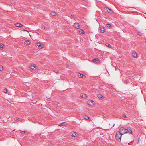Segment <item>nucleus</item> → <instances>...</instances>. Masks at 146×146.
<instances>
[{
	"mask_svg": "<svg viewBox=\"0 0 146 146\" xmlns=\"http://www.w3.org/2000/svg\"><path fill=\"white\" fill-rule=\"evenodd\" d=\"M119 131L121 134L122 135L126 133H128L129 134L132 133V131L130 128L126 129L124 127H121Z\"/></svg>",
	"mask_w": 146,
	"mask_h": 146,
	"instance_id": "f257e3e1",
	"label": "nucleus"
},
{
	"mask_svg": "<svg viewBox=\"0 0 146 146\" xmlns=\"http://www.w3.org/2000/svg\"><path fill=\"white\" fill-rule=\"evenodd\" d=\"M122 135L119 131L117 132L115 135V137L119 141H120L121 137Z\"/></svg>",
	"mask_w": 146,
	"mask_h": 146,
	"instance_id": "f03ea898",
	"label": "nucleus"
},
{
	"mask_svg": "<svg viewBox=\"0 0 146 146\" xmlns=\"http://www.w3.org/2000/svg\"><path fill=\"white\" fill-rule=\"evenodd\" d=\"M106 12L110 13H113L112 10L111 9L108 8H106Z\"/></svg>",
	"mask_w": 146,
	"mask_h": 146,
	"instance_id": "7ed1b4c3",
	"label": "nucleus"
},
{
	"mask_svg": "<svg viewBox=\"0 0 146 146\" xmlns=\"http://www.w3.org/2000/svg\"><path fill=\"white\" fill-rule=\"evenodd\" d=\"M30 68L33 70H35L36 69V66L35 64H32L31 65Z\"/></svg>",
	"mask_w": 146,
	"mask_h": 146,
	"instance_id": "20e7f679",
	"label": "nucleus"
},
{
	"mask_svg": "<svg viewBox=\"0 0 146 146\" xmlns=\"http://www.w3.org/2000/svg\"><path fill=\"white\" fill-rule=\"evenodd\" d=\"M88 103L89 105L91 106H92L94 104V102L92 100H89Z\"/></svg>",
	"mask_w": 146,
	"mask_h": 146,
	"instance_id": "39448f33",
	"label": "nucleus"
},
{
	"mask_svg": "<svg viewBox=\"0 0 146 146\" xmlns=\"http://www.w3.org/2000/svg\"><path fill=\"white\" fill-rule=\"evenodd\" d=\"M74 25V27L78 29L80 28V25L79 24V23H75Z\"/></svg>",
	"mask_w": 146,
	"mask_h": 146,
	"instance_id": "423d86ee",
	"label": "nucleus"
},
{
	"mask_svg": "<svg viewBox=\"0 0 146 146\" xmlns=\"http://www.w3.org/2000/svg\"><path fill=\"white\" fill-rule=\"evenodd\" d=\"M71 135L75 137H77L78 136V134H77L76 133L74 132H72Z\"/></svg>",
	"mask_w": 146,
	"mask_h": 146,
	"instance_id": "0eeeda50",
	"label": "nucleus"
},
{
	"mask_svg": "<svg viewBox=\"0 0 146 146\" xmlns=\"http://www.w3.org/2000/svg\"><path fill=\"white\" fill-rule=\"evenodd\" d=\"M78 77L79 78H84L86 77V76L83 75V74H80L78 75Z\"/></svg>",
	"mask_w": 146,
	"mask_h": 146,
	"instance_id": "6e6552de",
	"label": "nucleus"
},
{
	"mask_svg": "<svg viewBox=\"0 0 146 146\" xmlns=\"http://www.w3.org/2000/svg\"><path fill=\"white\" fill-rule=\"evenodd\" d=\"M105 29L104 27H102L100 29V31L101 33H104L105 31Z\"/></svg>",
	"mask_w": 146,
	"mask_h": 146,
	"instance_id": "1a4fd4ad",
	"label": "nucleus"
},
{
	"mask_svg": "<svg viewBox=\"0 0 146 146\" xmlns=\"http://www.w3.org/2000/svg\"><path fill=\"white\" fill-rule=\"evenodd\" d=\"M81 96L84 98H85L88 97L85 94H82L81 95Z\"/></svg>",
	"mask_w": 146,
	"mask_h": 146,
	"instance_id": "9d476101",
	"label": "nucleus"
},
{
	"mask_svg": "<svg viewBox=\"0 0 146 146\" xmlns=\"http://www.w3.org/2000/svg\"><path fill=\"white\" fill-rule=\"evenodd\" d=\"M97 97L98 98L102 100L103 99V97L102 96V95L100 94H99L98 95Z\"/></svg>",
	"mask_w": 146,
	"mask_h": 146,
	"instance_id": "9b49d317",
	"label": "nucleus"
},
{
	"mask_svg": "<svg viewBox=\"0 0 146 146\" xmlns=\"http://www.w3.org/2000/svg\"><path fill=\"white\" fill-rule=\"evenodd\" d=\"M132 55L133 57L136 58L138 56L136 52H133L132 53Z\"/></svg>",
	"mask_w": 146,
	"mask_h": 146,
	"instance_id": "f8f14e48",
	"label": "nucleus"
},
{
	"mask_svg": "<svg viewBox=\"0 0 146 146\" xmlns=\"http://www.w3.org/2000/svg\"><path fill=\"white\" fill-rule=\"evenodd\" d=\"M15 25L17 27H21L22 26V25L20 23H17L15 24Z\"/></svg>",
	"mask_w": 146,
	"mask_h": 146,
	"instance_id": "ddd939ff",
	"label": "nucleus"
},
{
	"mask_svg": "<svg viewBox=\"0 0 146 146\" xmlns=\"http://www.w3.org/2000/svg\"><path fill=\"white\" fill-rule=\"evenodd\" d=\"M92 61L94 62H95L96 63H97V61H98L99 60L98 58H95L93 59Z\"/></svg>",
	"mask_w": 146,
	"mask_h": 146,
	"instance_id": "4468645a",
	"label": "nucleus"
},
{
	"mask_svg": "<svg viewBox=\"0 0 146 146\" xmlns=\"http://www.w3.org/2000/svg\"><path fill=\"white\" fill-rule=\"evenodd\" d=\"M65 122H63L62 123H61L58 125L60 126H65V125L64 124Z\"/></svg>",
	"mask_w": 146,
	"mask_h": 146,
	"instance_id": "2eb2a0df",
	"label": "nucleus"
},
{
	"mask_svg": "<svg viewBox=\"0 0 146 146\" xmlns=\"http://www.w3.org/2000/svg\"><path fill=\"white\" fill-rule=\"evenodd\" d=\"M84 119L86 120H88L90 117H89L87 116L86 115H85L84 116Z\"/></svg>",
	"mask_w": 146,
	"mask_h": 146,
	"instance_id": "dca6fc26",
	"label": "nucleus"
},
{
	"mask_svg": "<svg viewBox=\"0 0 146 146\" xmlns=\"http://www.w3.org/2000/svg\"><path fill=\"white\" fill-rule=\"evenodd\" d=\"M25 44L27 45L29 44L30 43V41L29 40H27L25 42Z\"/></svg>",
	"mask_w": 146,
	"mask_h": 146,
	"instance_id": "f3484780",
	"label": "nucleus"
},
{
	"mask_svg": "<svg viewBox=\"0 0 146 146\" xmlns=\"http://www.w3.org/2000/svg\"><path fill=\"white\" fill-rule=\"evenodd\" d=\"M137 34L140 36H141L142 35V33L140 32H138L137 33Z\"/></svg>",
	"mask_w": 146,
	"mask_h": 146,
	"instance_id": "a211bd4d",
	"label": "nucleus"
},
{
	"mask_svg": "<svg viewBox=\"0 0 146 146\" xmlns=\"http://www.w3.org/2000/svg\"><path fill=\"white\" fill-rule=\"evenodd\" d=\"M51 14L52 15L55 16L56 14V13L55 12L52 11L51 13Z\"/></svg>",
	"mask_w": 146,
	"mask_h": 146,
	"instance_id": "6ab92c4d",
	"label": "nucleus"
},
{
	"mask_svg": "<svg viewBox=\"0 0 146 146\" xmlns=\"http://www.w3.org/2000/svg\"><path fill=\"white\" fill-rule=\"evenodd\" d=\"M3 92L4 93H7V89L6 88L4 89L3 90Z\"/></svg>",
	"mask_w": 146,
	"mask_h": 146,
	"instance_id": "aec40b11",
	"label": "nucleus"
},
{
	"mask_svg": "<svg viewBox=\"0 0 146 146\" xmlns=\"http://www.w3.org/2000/svg\"><path fill=\"white\" fill-rule=\"evenodd\" d=\"M106 45L109 48H111V46L109 44L107 43Z\"/></svg>",
	"mask_w": 146,
	"mask_h": 146,
	"instance_id": "412c9836",
	"label": "nucleus"
},
{
	"mask_svg": "<svg viewBox=\"0 0 146 146\" xmlns=\"http://www.w3.org/2000/svg\"><path fill=\"white\" fill-rule=\"evenodd\" d=\"M39 46H38L39 48H40V49H41L42 48H43V47H44V46H43V45H42V44H40V45H39Z\"/></svg>",
	"mask_w": 146,
	"mask_h": 146,
	"instance_id": "4be33fe9",
	"label": "nucleus"
},
{
	"mask_svg": "<svg viewBox=\"0 0 146 146\" xmlns=\"http://www.w3.org/2000/svg\"><path fill=\"white\" fill-rule=\"evenodd\" d=\"M0 48L2 49L3 48V45L2 44H0Z\"/></svg>",
	"mask_w": 146,
	"mask_h": 146,
	"instance_id": "5701e85b",
	"label": "nucleus"
},
{
	"mask_svg": "<svg viewBox=\"0 0 146 146\" xmlns=\"http://www.w3.org/2000/svg\"><path fill=\"white\" fill-rule=\"evenodd\" d=\"M3 67L1 66H0V71H2L3 70Z\"/></svg>",
	"mask_w": 146,
	"mask_h": 146,
	"instance_id": "b1692460",
	"label": "nucleus"
},
{
	"mask_svg": "<svg viewBox=\"0 0 146 146\" xmlns=\"http://www.w3.org/2000/svg\"><path fill=\"white\" fill-rule=\"evenodd\" d=\"M70 17L72 18H74L75 17V16L73 15H71Z\"/></svg>",
	"mask_w": 146,
	"mask_h": 146,
	"instance_id": "393cba45",
	"label": "nucleus"
},
{
	"mask_svg": "<svg viewBox=\"0 0 146 146\" xmlns=\"http://www.w3.org/2000/svg\"><path fill=\"white\" fill-rule=\"evenodd\" d=\"M111 26V25L109 24H108L106 25L107 27H110Z\"/></svg>",
	"mask_w": 146,
	"mask_h": 146,
	"instance_id": "a878e982",
	"label": "nucleus"
},
{
	"mask_svg": "<svg viewBox=\"0 0 146 146\" xmlns=\"http://www.w3.org/2000/svg\"><path fill=\"white\" fill-rule=\"evenodd\" d=\"M81 31H82L81 32V34H84L85 33V32H84V31L82 29Z\"/></svg>",
	"mask_w": 146,
	"mask_h": 146,
	"instance_id": "bb28decb",
	"label": "nucleus"
},
{
	"mask_svg": "<svg viewBox=\"0 0 146 146\" xmlns=\"http://www.w3.org/2000/svg\"><path fill=\"white\" fill-rule=\"evenodd\" d=\"M37 46H38V47L39 46V45L41 44L40 43H38L37 44Z\"/></svg>",
	"mask_w": 146,
	"mask_h": 146,
	"instance_id": "cd10ccee",
	"label": "nucleus"
},
{
	"mask_svg": "<svg viewBox=\"0 0 146 146\" xmlns=\"http://www.w3.org/2000/svg\"><path fill=\"white\" fill-rule=\"evenodd\" d=\"M123 116L124 117H125V118H126V116L125 115V114H123Z\"/></svg>",
	"mask_w": 146,
	"mask_h": 146,
	"instance_id": "c85d7f7f",
	"label": "nucleus"
},
{
	"mask_svg": "<svg viewBox=\"0 0 146 146\" xmlns=\"http://www.w3.org/2000/svg\"><path fill=\"white\" fill-rule=\"evenodd\" d=\"M25 131H23L22 132H21V133H25Z\"/></svg>",
	"mask_w": 146,
	"mask_h": 146,
	"instance_id": "c756f323",
	"label": "nucleus"
},
{
	"mask_svg": "<svg viewBox=\"0 0 146 146\" xmlns=\"http://www.w3.org/2000/svg\"><path fill=\"white\" fill-rule=\"evenodd\" d=\"M45 27L44 26H42V29H45Z\"/></svg>",
	"mask_w": 146,
	"mask_h": 146,
	"instance_id": "7c9ffc66",
	"label": "nucleus"
},
{
	"mask_svg": "<svg viewBox=\"0 0 146 146\" xmlns=\"http://www.w3.org/2000/svg\"><path fill=\"white\" fill-rule=\"evenodd\" d=\"M66 66H67V67H68V66H69L68 64H66Z\"/></svg>",
	"mask_w": 146,
	"mask_h": 146,
	"instance_id": "2f4dec72",
	"label": "nucleus"
},
{
	"mask_svg": "<svg viewBox=\"0 0 146 146\" xmlns=\"http://www.w3.org/2000/svg\"><path fill=\"white\" fill-rule=\"evenodd\" d=\"M16 120H18L19 119V118H18V117H16Z\"/></svg>",
	"mask_w": 146,
	"mask_h": 146,
	"instance_id": "473e14b6",
	"label": "nucleus"
},
{
	"mask_svg": "<svg viewBox=\"0 0 146 146\" xmlns=\"http://www.w3.org/2000/svg\"><path fill=\"white\" fill-rule=\"evenodd\" d=\"M23 31H27V30H25V29H24V30H23Z\"/></svg>",
	"mask_w": 146,
	"mask_h": 146,
	"instance_id": "72a5a7b5",
	"label": "nucleus"
},
{
	"mask_svg": "<svg viewBox=\"0 0 146 146\" xmlns=\"http://www.w3.org/2000/svg\"><path fill=\"white\" fill-rule=\"evenodd\" d=\"M145 42H146V40H145Z\"/></svg>",
	"mask_w": 146,
	"mask_h": 146,
	"instance_id": "f704fd0d",
	"label": "nucleus"
}]
</instances>
